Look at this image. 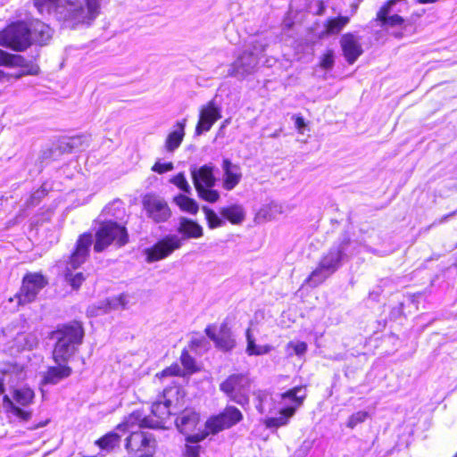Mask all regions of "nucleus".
Wrapping results in <instances>:
<instances>
[{"mask_svg":"<svg viewBox=\"0 0 457 457\" xmlns=\"http://www.w3.org/2000/svg\"><path fill=\"white\" fill-rule=\"evenodd\" d=\"M179 232L188 238H199L203 236V228L196 222L187 218H181Z\"/></svg>","mask_w":457,"mask_h":457,"instance_id":"obj_29","label":"nucleus"},{"mask_svg":"<svg viewBox=\"0 0 457 457\" xmlns=\"http://www.w3.org/2000/svg\"><path fill=\"white\" fill-rule=\"evenodd\" d=\"M213 171L214 165L212 163L204 164L200 168H192L191 176L195 189H197V187H213L216 184Z\"/></svg>","mask_w":457,"mask_h":457,"instance_id":"obj_21","label":"nucleus"},{"mask_svg":"<svg viewBox=\"0 0 457 457\" xmlns=\"http://www.w3.org/2000/svg\"><path fill=\"white\" fill-rule=\"evenodd\" d=\"M295 127L300 133H303V129L305 127V121L303 117L297 116L295 118Z\"/></svg>","mask_w":457,"mask_h":457,"instance_id":"obj_53","label":"nucleus"},{"mask_svg":"<svg viewBox=\"0 0 457 457\" xmlns=\"http://www.w3.org/2000/svg\"><path fill=\"white\" fill-rule=\"evenodd\" d=\"M350 18L347 16H339L328 19L324 25L323 35H337L349 23Z\"/></svg>","mask_w":457,"mask_h":457,"instance_id":"obj_31","label":"nucleus"},{"mask_svg":"<svg viewBox=\"0 0 457 457\" xmlns=\"http://www.w3.org/2000/svg\"><path fill=\"white\" fill-rule=\"evenodd\" d=\"M38 343L39 337L37 331L21 332L14 337L12 348H15L16 352L31 351L38 345Z\"/></svg>","mask_w":457,"mask_h":457,"instance_id":"obj_24","label":"nucleus"},{"mask_svg":"<svg viewBox=\"0 0 457 457\" xmlns=\"http://www.w3.org/2000/svg\"><path fill=\"white\" fill-rule=\"evenodd\" d=\"M181 238L177 235H170L157 242L153 247L145 250L146 261L154 262L162 260L180 248Z\"/></svg>","mask_w":457,"mask_h":457,"instance_id":"obj_14","label":"nucleus"},{"mask_svg":"<svg viewBox=\"0 0 457 457\" xmlns=\"http://www.w3.org/2000/svg\"><path fill=\"white\" fill-rule=\"evenodd\" d=\"M207 435H208V433L190 435L187 437V441L188 443L196 444V443L204 440Z\"/></svg>","mask_w":457,"mask_h":457,"instance_id":"obj_52","label":"nucleus"},{"mask_svg":"<svg viewBox=\"0 0 457 457\" xmlns=\"http://www.w3.org/2000/svg\"><path fill=\"white\" fill-rule=\"evenodd\" d=\"M220 118V108L215 104V100L212 99L200 109L199 120L195 127V134L199 136L209 131L212 125Z\"/></svg>","mask_w":457,"mask_h":457,"instance_id":"obj_17","label":"nucleus"},{"mask_svg":"<svg viewBox=\"0 0 457 457\" xmlns=\"http://www.w3.org/2000/svg\"><path fill=\"white\" fill-rule=\"evenodd\" d=\"M126 448L130 452H140L139 457H150L154 453L155 440L150 433L134 431L127 438Z\"/></svg>","mask_w":457,"mask_h":457,"instance_id":"obj_15","label":"nucleus"},{"mask_svg":"<svg viewBox=\"0 0 457 457\" xmlns=\"http://www.w3.org/2000/svg\"><path fill=\"white\" fill-rule=\"evenodd\" d=\"M357 8H358V4H352V10H353V13H354L356 11H357Z\"/></svg>","mask_w":457,"mask_h":457,"instance_id":"obj_55","label":"nucleus"},{"mask_svg":"<svg viewBox=\"0 0 457 457\" xmlns=\"http://www.w3.org/2000/svg\"><path fill=\"white\" fill-rule=\"evenodd\" d=\"M258 403L256 409L262 414H270L275 410V400L266 392L258 391L255 394Z\"/></svg>","mask_w":457,"mask_h":457,"instance_id":"obj_30","label":"nucleus"},{"mask_svg":"<svg viewBox=\"0 0 457 457\" xmlns=\"http://www.w3.org/2000/svg\"><path fill=\"white\" fill-rule=\"evenodd\" d=\"M249 387L250 379L244 374H232L220 385V389L226 394L231 401L241 406L249 403Z\"/></svg>","mask_w":457,"mask_h":457,"instance_id":"obj_10","label":"nucleus"},{"mask_svg":"<svg viewBox=\"0 0 457 457\" xmlns=\"http://www.w3.org/2000/svg\"><path fill=\"white\" fill-rule=\"evenodd\" d=\"M205 333L209 338L215 342L216 345L224 350L229 351L235 346V340L231 331L226 325H222L219 333L216 335L211 326L205 328Z\"/></svg>","mask_w":457,"mask_h":457,"instance_id":"obj_23","label":"nucleus"},{"mask_svg":"<svg viewBox=\"0 0 457 457\" xmlns=\"http://www.w3.org/2000/svg\"><path fill=\"white\" fill-rule=\"evenodd\" d=\"M340 46L348 63L353 64L363 53L360 38L353 33H345L341 37Z\"/></svg>","mask_w":457,"mask_h":457,"instance_id":"obj_19","label":"nucleus"},{"mask_svg":"<svg viewBox=\"0 0 457 457\" xmlns=\"http://www.w3.org/2000/svg\"><path fill=\"white\" fill-rule=\"evenodd\" d=\"M30 29V38L31 41H35L38 44H46L52 37V29L46 23L35 20L29 24Z\"/></svg>","mask_w":457,"mask_h":457,"instance_id":"obj_26","label":"nucleus"},{"mask_svg":"<svg viewBox=\"0 0 457 457\" xmlns=\"http://www.w3.org/2000/svg\"><path fill=\"white\" fill-rule=\"evenodd\" d=\"M281 400L295 403L293 406L283 407L279 410L278 417L266 418L263 421L266 428H278L287 424L288 420L295 414L296 408L303 403L306 397L305 389L303 386H295L280 395Z\"/></svg>","mask_w":457,"mask_h":457,"instance_id":"obj_7","label":"nucleus"},{"mask_svg":"<svg viewBox=\"0 0 457 457\" xmlns=\"http://www.w3.org/2000/svg\"><path fill=\"white\" fill-rule=\"evenodd\" d=\"M53 337L57 339L53 357L55 362H66L82 343L84 330L81 324L74 321L54 331Z\"/></svg>","mask_w":457,"mask_h":457,"instance_id":"obj_3","label":"nucleus"},{"mask_svg":"<svg viewBox=\"0 0 457 457\" xmlns=\"http://www.w3.org/2000/svg\"><path fill=\"white\" fill-rule=\"evenodd\" d=\"M87 7L79 0H34L40 13L53 12L55 18L69 28L90 24L98 15L100 0H85Z\"/></svg>","mask_w":457,"mask_h":457,"instance_id":"obj_1","label":"nucleus"},{"mask_svg":"<svg viewBox=\"0 0 457 457\" xmlns=\"http://www.w3.org/2000/svg\"><path fill=\"white\" fill-rule=\"evenodd\" d=\"M391 9L388 6H383L380 8L377 14V19L382 22L383 25L389 26H397L401 25L403 22V19L398 15L394 14L392 16H388Z\"/></svg>","mask_w":457,"mask_h":457,"instance_id":"obj_34","label":"nucleus"},{"mask_svg":"<svg viewBox=\"0 0 457 457\" xmlns=\"http://www.w3.org/2000/svg\"><path fill=\"white\" fill-rule=\"evenodd\" d=\"M23 366L17 363H2L0 365V395L4 392V385L14 386L19 381L25 379Z\"/></svg>","mask_w":457,"mask_h":457,"instance_id":"obj_18","label":"nucleus"},{"mask_svg":"<svg viewBox=\"0 0 457 457\" xmlns=\"http://www.w3.org/2000/svg\"><path fill=\"white\" fill-rule=\"evenodd\" d=\"M195 190L198 196L206 202L216 203L220 199V193L217 190L212 189V187H197V189Z\"/></svg>","mask_w":457,"mask_h":457,"instance_id":"obj_38","label":"nucleus"},{"mask_svg":"<svg viewBox=\"0 0 457 457\" xmlns=\"http://www.w3.org/2000/svg\"><path fill=\"white\" fill-rule=\"evenodd\" d=\"M264 216L270 220L275 219L278 215L284 212V208L280 204L272 202L269 204L265 208L262 209Z\"/></svg>","mask_w":457,"mask_h":457,"instance_id":"obj_40","label":"nucleus"},{"mask_svg":"<svg viewBox=\"0 0 457 457\" xmlns=\"http://www.w3.org/2000/svg\"><path fill=\"white\" fill-rule=\"evenodd\" d=\"M127 304L128 296L126 295H120L116 298L107 301L108 309L126 308Z\"/></svg>","mask_w":457,"mask_h":457,"instance_id":"obj_45","label":"nucleus"},{"mask_svg":"<svg viewBox=\"0 0 457 457\" xmlns=\"http://www.w3.org/2000/svg\"><path fill=\"white\" fill-rule=\"evenodd\" d=\"M199 421V415L192 409H185L176 419V426L183 434L193 431Z\"/></svg>","mask_w":457,"mask_h":457,"instance_id":"obj_25","label":"nucleus"},{"mask_svg":"<svg viewBox=\"0 0 457 457\" xmlns=\"http://www.w3.org/2000/svg\"><path fill=\"white\" fill-rule=\"evenodd\" d=\"M142 204L147 218L155 223L165 222L171 216V211L168 203L158 195H145L143 197Z\"/></svg>","mask_w":457,"mask_h":457,"instance_id":"obj_11","label":"nucleus"},{"mask_svg":"<svg viewBox=\"0 0 457 457\" xmlns=\"http://www.w3.org/2000/svg\"><path fill=\"white\" fill-rule=\"evenodd\" d=\"M183 367L189 372L193 373L196 370L195 360L191 357L187 351L184 350L180 356Z\"/></svg>","mask_w":457,"mask_h":457,"instance_id":"obj_42","label":"nucleus"},{"mask_svg":"<svg viewBox=\"0 0 457 457\" xmlns=\"http://www.w3.org/2000/svg\"><path fill=\"white\" fill-rule=\"evenodd\" d=\"M186 118L182 119L181 120H178L173 125L164 141V149L166 152L174 153L180 146L186 135Z\"/></svg>","mask_w":457,"mask_h":457,"instance_id":"obj_22","label":"nucleus"},{"mask_svg":"<svg viewBox=\"0 0 457 457\" xmlns=\"http://www.w3.org/2000/svg\"><path fill=\"white\" fill-rule=\"evenodd\" d=\"M246 340H247V346H246V353L248 355H262L265 353H268L271 347L268 345H258L255 344V339L251 333V329L248 328L246 330Z\"/></svg>","mask_w":457,"mask_h":457,"instance_id":"obj_32","label":"nucleus"},{"mask_svg":"<svg viewBox=\"0 0 457 457\" xmlns=\"http://www.w3.org/2000/svg\"><path fill=\"white\" fill-rule=\"evenodd\" d=\"M178 375H180V368L177 364L163 370L162 371V373H161L162 377H165V376H178Z\"/></svg>","mask_w":457,"mask_h":457,"instance_id":"obj_50","label":"nucleus"},{"mask_svg":"<svg viewBox=\"0 0 457 457\" xmlns=\"http://www.w3.org/2000/svg\"><path fill=\"white\" fill-rule=\"evenodd\" d=\"M369 417V413L367 411H357L350 416L347 421V427L350 428H353L359 423L365 421V420Z\"/></svg>","mask_w":457,"mask_h":457,"instance_id":"obj_43","label":"nucleus"},{"mask_svg":"<svg viewBox=\"0 0 457 457\" xmlns=\"http://www.w3.org/2000/svg\"><path fill=\"white\" fill-rule=\"evenodd\" d=\"M349 244L350 239L345 237L338 245H333L320 258L318 267L307 278L306 283L312 287H316L336 272L341 266Z\"/></svg>","mask_w":457,"mask_h":457,"instance_id":"obj_4","label":"nucleus"},{"mask_svg":"<svg viewBox=\"0 0 457 457\" xmlns=\"http://www.w3.org/2000/svg\"><path fill=\"white\" fill-rule=\"evenodd\" d=\"M417 1L420 4H431V3L436 2L437 0H417Z\"/></svg>","mask_w":457,"mask_h":457,"instance_id":"obj_54","label":"nucleus"},{"mask_svg":"<svg viewBox=\"0 0 457 457\" xmlns=\"http://www.w3.org/2000/svg\"><path fill=\"white\" fill-rule=\"evenodd\" d=\"M220 213L225 221L228 220L234 225L241 224L245 219V212L240 204H231L222 207L220 210Z\"/></svg>","mask_w":457,"mask_h":457,"instance_id":"obj_28","label":"nucleus"},{"mask_svg":"<svg viewBox=\"0 0 457 457\" xmlns=\"http://www.w3.org/2000/svg\"><path fill=\"white\" fill-rule=\"evenodd\" d=\"M453 457H457V453Z\"/></svg>","mask_w":457,"mask_h":457,"instance_id":"obj_60","label":"nucleus"},{"mask_svg":"<svg viewBox=\"0 0 457 457\" xmlns=\"http://www.w3.org/2000/svg\"><path fill=\"white\" fill-rule=\"evenodd\" d=\"M199 451H200L199 445H187V446H186V455L187 457H199Z\"/></svg>","mask_w":457,"mask_h":457,"instance_id":"obj_51","label":"nucleus"},{"mask_svg":"<svg viewBox=\"0 0 457 457\" xmlns=\"http://www.w3.org/2000/svg\"><path fill=\"white\" fill-rule=\"evenodd\" d=\"M243 420L242 412L235 406H227L219 415L209 419L206 428L212 434L229 428Z\"/></svg>","mask_w":457,"mask_h":457,"instance_id":"obj_13","label":"nucleus"},{"mask_svg":"<svg viewBox=\"0 0 457 457\" xmlns=\"http://www.w3.org/2000/svg\"><path fill=\"white\" fill-rule=\"evenodd\" d=\"M258 62V54L245 50L231 63L228 71V76L244 79L254 72Z\"/></svg>","mask_w":457,"mask_h":457,"instance_id":"obj_16","label":"nucleus"},{"mask_svg":"<svg viewBox=\"0 0 457 457\" xmlns=\"http://www.w3.org/2000/svg\"><path fill=\"white\" fill-rule=\"evenodd\" d=\"M288 347L293 348L296 355H303L307 351V344L304 342H289Z\"/></svg>","mask_w":457,"mask_h":457,"instance_id":"obj_49","label":"nucleus"},{"mask_svg":"<svg viewBox=\"0 0 457 457\" xmlns=\"http://www.w3.org/2000/svg\"><path fill=\"white\" fill-rule=\"evenodd\" d=\"M268 46V42L264 38H258L253 41L251 45V50L249 52H253V54H258V60L260 59V55L263 54Z\"/></svg>","mask_w":457,"mask_h":457,"instance_id":"obj_44","label":"nucleus"},{"mask_svg":"<svg viewBox=\"0 0 457 457\" xmlns=\"http://www.w3.org/2000/svg\"><path fill=\"white\" fill-rule=\"evenodd\" d=\"M323 10H324V7H323V6H321V7L320 8V11H319V12H318V13H319V14H322Z\"/></svg>","mask_w":457,"mask_h":457,"instance_id":"obj_57","label":"nucleus"},{"mask_svg":"<svg viewBox=\"0 0 457 457\" xmlns=\"http://www.w3.org/2000/svg\"><path fill=\"white\" fill-rule=\"evenodd\" d=\"M47 280L40 273H29L22 280L20 292L16 295L18 303L24 304L35 300L39 291L46 287Z\"/></svg>","mask_w":457,"mask_h":457,"instance_id":"obj_12","label":"nucleus"},{"mask_svg":"<svg viewBox=\"0 0 457 457\" xmlns=\"http://www.w3.org/2000/svg\"><path fill=\"white\" fill-rule=\"evenodd\" d=\"M0 66L9 68H21V71L15 74H9L0 70V82L4 79L14 78L21 79L27 75H37L40 71L39 66L30 60H27L24 56L16 54H11L0 49Z\"/></svg>","mask_w":457,"mask_h":457,"instance_id":"obj_9","label":"nucleus"},{"mask_svg":"<svg viewBox=\"0 0 457 457\" xmlns=\"http://www.w3.org/2000/svg\"><path fill=\"white\" fill-rule=\"evenodd\" d=\"M334 53L332 50H328L320 59V65L325 70H330L334 66Z\"/></svg>","mask_w":457,"mask_h":457,"instance_id":"obj_46","label":"nucleus"},{"mask_svg":"<svg viewBox=\"0 0 457 457\" xmlns=\"http://www.w3.org/2000/svg\"><path fill=\"white\" fill-rule=\"evenodd\" d=\"M55 367H49L44 375L46 384H57L62 379L66 378L71 374V368L62 362H56Z\"/></svg>","mask_w":457,"mask_h":457,"instance_id":"obj_27","label":"nucleus"},{"mask_svg":"<svg viewBox=\"0 0 457 457\" xmlns=\"http://www.w3.org/2000/svg\"><path fill=\"white\" fill-rule=\"evenodd\" d=\"M12 396L18 404L27 406L32 403L35 394L30 388L23 387L14 389Z\"/></svg>","mask_w":457,"mask_h":457,"instance_id":"obj_36","label":"nucleus"},{"mask_svg":"<svg viewBox=\"0 0 457 457\" xmlns=\"http://www.w3.org/2000/svg\"><path fill=\"white\" fill-rule=\"evenodd\" d=\"M227 123H228V120H225V122L223 123V127H224L225 125H227Z\"/></svg>","mask_w":457,"mask_h":457,"instance_id":"obj_59","label":"nucleus"},{"mask_svg":"<svg viewBox=\"0 0 457 457\" xmlns=\"http://www.w3.org/2000/svg\"><path fill=\"white\" fill-rule=\"evenodd\" d=\"M170 183L178 187L180 190L185 193H191V187L186 179L184 173L180 172L170 179Z\"/></svg>","mask_w":457,"mask_h":457,"instance_id":"obj_41","label":"nucleus"},{"mask_svg":"<svg viewBox=\"0 0 457 457\" xmlns=\"http://www.w3.org/2000/svg\"><path fill=\"white\" fill-rule=\"evenodd\" d=\"M97 445L104 450H112L120 443V436L116 433H109L100 438Z\"/></svg>","mask_w":457,"mask_h":457,"instance_id":"obj_39","label":"nucleus"},{"mask_svg":"<svg viewBox=\"0 0 457 457\" xmlns=\"http://www.w3.org/2000/svg\"><path fill=\"white\" fill-rule=\"evenodd\" d=\"M179 389L172 387L165 389L163 392V400H159L153 403L151 414L143 416L140 411L131 413L126 421V426L132 428L134 425L139 428H163L166 420L171 415L175 409L171 396L178 395Z\"/></svg>","mask_w":457,"mask_h":457,"instance_id":"obj_2","label":"nucleus"},{"mask_svg":"<svg viewBox=\"0 0 457 457\" xmlns=\"http://www.w3.org/2000/svg\"><path fill=\"white\" fill-rule=\"evenodd\" d=\"M278 132H275V133L273 134V137H278Z\"/></svg>","mask_w":457,"mask_h":457,"instance_id":"obj_58","label":"nucleus"},{"mask_svg":"<svg viewBox=\"0 0 457 457\" xmlns=\"http://www.w3.org/2000/svg\"><path fill=\"white\" fill-rule=\"evenodd\" d=\"M221 168L223 170L222 187L224 189L231 191L242 179L241 168L228 158L222 160Z\"/></svg>","mask_w":457,"mask_h":457,"instance_id":"obj_20","label":"nucleus"},{"mask_svg":"<svg viewBox=\"0 0 457 457\" xmlns=\"http://www.w3.org/2000/svg\"><path fill=\"white\" fill-rule=\"evenodd\" d=\"M129 237L125 227L116 222L108 221L103 223L96 234L94 250L103 252L112 243L118 246H123L128 243Z\"/></svg>","mask_w":457,"mask_h":457,"instance_id":"obj_8","label":"nucleus"},{"mask_svg":"<svg viewBox=\"0 0 457 457\" xmlns=\"http://www.w3.org/2000/svg\"><path fill=\"white\" fill-rule=\"evenodd\" d=\"M92 242L93 239L91 234L81 235L77 241L75 251L72 253L69 262H67L66 270L64 271L65 279L74 289L80 287L82 282L85 280V277L82 272H77L73 275L72 270L78 269L86 262Z\"/></svg>","mask_w":457,"mask_h":457,"instance_id":"obj_5","label":"nucleus"},{"mask_svg":"<svg viewBox=\"0 0 457 457\" xmlns=\"http://www.w3.org/2000/svg\"><path fill=\"white\" fill-rule=\"evenodd\" d=\"M32 44L30 29L25 21H17L0 31V46L16 52H23Z\"/></svg>","mask_w":457,"mask_h":457,"instance_id":"obj_6","label":"nucleus"},{"mask_svg":"<svg viewBox=\"0 0 457 457\" xmlns=\"http://www.w3.org/2000/svg\"><path fill=\"white\" fill-rule=\"evenodd\" d=\"M174 203L183 211L190 214H196L199 206L195 200L185 195H179L174 197Z\"/></svg>","mask_w":457,"mask_h":457,"instance_id":"obj_33","label":"nucleus"},{"mask_svg":"<svg viewBox=\"0 0 457 457\" xmlns=\"http://www.w3.org/2000/svg\"><path fill=\"white\" fill-rule=\"evenodd\" d=\"M174 169V166H173V163L172 162H166V163H162L160 162H156L153 167H152V170L154 172H156L158 174H163L165 172H168V171H170Z\"/></svg>","mask_w":457,"mask_h":457,"instance_id":"obj_48","label":"nucleus"},{"mask_svg":"<svg viewBox=\"0 0 457 457\" xmlns=\"http://www.w3.org/2000/svg\"><path fill=\"white\" fill-rule=\"evenodd\" d=\"M202 210L204 212L208 227L211 229L223 227L226 224L225 220H223V218L219 217V215L209 207L204 206Z\"/></svg>","mask_w":457,"mask_h":457,"instance_id":"obj_37","label":"nucleus"},{"mask_svg":"<svg viewBox=\"0 0 457 457\" xmlns=\"http://www.w3.org/2000/svg\"><path fill=\"white\" fill-rule=\"evenodd\" d=\"M46 195V190L44 187H41L35 191L29 200L27 201V206H35L39 204L40 200L45 197Z\"/></svg>","mask_w":457,"mask_h":457,"instance_id":"obj_47","label":"nucleus"},{"mask_svg":"<svg viewBox=\"0 0 457 457\" xmlns=\"http://www.w3.org/2000/svg\"><path fill=\"white\" fill-rule=\"evenodd\" d=\"M46 423H47V421H45L44 423L37 425L36 428L44 427L46 425Z\"/></svg>","mask_w":457,"mask_h":457,"instance_id":"obj_56","label":"nucleus"},{"mask_svg":"<svg viewBox=\"0 0 457 457\" xmlns=\"http://www.w3.org/2000/svg\"><path fill=\"white\" fill-rule=\"evenodd\" d=\"M4 406L6 408L7 411L12 413L21 420L27 421L31 418V411L21 409L20 407L16 406L8 395L4 396Z\"/></svg>","mask_w":457,"mask_h":457,"instance_id":"obj_35","label":"nucleus"}]
</instances>
